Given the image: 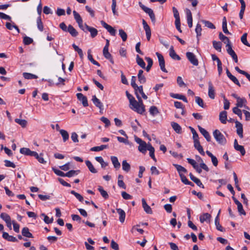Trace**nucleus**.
<instances>
[{"mask_svg": "<svg viewBox=\"0 0 250 250\" xmlns=\"http://www.w3.org/2000/svg\"><path fill=\"white\" fill-rule=\"evenodd\" d=\"M125 94L129 101L130 108L138 114H142L145 111V106L139 94L136 93V95L138 100L137 102L127 91H126Z\"/></svg>", "mask_w": 250, "mask_h": 250, "instance_id": "f257e3e1", "label": "nucleus"}, {"mask_svg": "<svg viewBox=\"0 0 250 250\" xmlns=\"http://www.w3.org/2000/svg\"><path fill=\"white\" fill-rule=\"evenodd\" d=\"M213 136L217 142L221 145H225L227 140L223 134L218 129L213 132Z\"/></svg>", "mask_w": 250, "mask_h": 250, "instance_id": "f03ea898", "label": "nucleus"}, {"mask_svg": "<svg viewBox=\"0 0 250 250\" xmlns=\"http://www.w3.org/2000/svg\"><path fill=\"white\" fill-rule=\"evenodd\" d=\"M135 142L139 145L138 146V150L143 154H145L148 149V144H147L146 142L141 139L136 137L135 138Z\"/></svg>", "mask_w": 250, "mask_h": 250, "instance_id": "7ed1b4c3", "label": "nucleus"}, {"mask_svg": "<svg viewBox=\"0 0 250 250\" xmlns=\"http://www.w3.org/2000/svg\"><path fill=\"white\" fill-rule=\"evenodd\" d=\"M139 5L142 10L146 13L148 14L152 22L155 21V16L153 10L146 6H145L141 2H139Z\"/></svg>", "mask_w": 250, "mask_h": 250, "instance_id": "20e7f679", "label": "nucleus"}, {"mask_svg": "<svg viewBox=\"0 0 250 250\" xmlns=\"http://www.w3.org/2000/svg\"><path fill=\"white\" fill-rule=\"evenodd\" d=\"M186 57L191 63L195 66L198 65V60L196 56L192 52H188L186 53Z\"/></svg>", "mask_w": 250, "mask_h": 250, "instance_id": "39448f33", "label": "nucleus"}, {"mask_svg": "<svg viewBox=\"0 0 250 250\" xmlns=\"http://www.w3.org/2000/svg\"><path fill=\"white\" fill-rule=\"evenodd\" d=\"M156 55L158 57L159 61V64L161 70L166 73L167 72V71L165 68V62L163 55L159 52H156Z\"/></svg>", "mask_w": 250, "mask_h": 250, "instance_id": "423d86ee", "label": "nucleus"}, {"mask_svg": "<svg viewBox=\"0 0 250 250\" xmlns=\"http://www.w3.org/2000/svg\"><path fill=\"white\" fill-rule=\"evenodd\" d=\"M226 47L228 53L232 57L235 62H238L237 56L234 50L232 49L231 44L227 43L226 45Z\"/></svg>", "mask_w": 250, "mask_h": 250, "instance_id": "0eeeda50", "label": "nucleus"}, {"mask_svg": "<svg viewBox=\"0 0 250 250\" xmlns=\"http://www.w3.org/2000/svg\"><path fill=\"white\" fill-rule=\"evenodd\" d=\"M101 23L102 25V26L107 30V31L110 33L111 35L115 36L116 30L114 28H113L110 25L107 24L104 21H101Z\"/></svg>", "mask_w": 250, "mask_h": 250, "instance_id": "6e6552de", "label": "nucleus"}, {"mask_svg": "<svg viewBox=\"0 0 250 250\" xmlns=\"http://www.w3.org/2000/svg\"><path fill=\"white\" fill-rule=\"evenodd\" d=\"M142 23L144 29L146 31V39L147 41H149L151 35L150 28L145 20H143Z\"/></svg>", "mask_w": 250, "mask_h": 250, "instance_id": "1a4fd4ad", "label": "nucleus"}, {"mask_svg": "<svg viewBox=\"0 0 250 250\" xmlns=\"http://www.w3.org/2000/svg\"><path fill=\"white\" fill-rule=\"evenodd\" d=\"M235 127H236V132L240 138H243V129L242 124L238 121H235Z\"/></svg>", "mask_w": 250, "mask_h": 250, "instance_id": "9d476101", "label": "nucleus"}, {"mask_svg": "<svg viewBox=\"0 0 250 250\" xmlns=\"http://www.w3.org/2000/svg\"><path fill=\"white\" fill-rule=\"evenodd\" d=\"M198 128L200 133L204 136L206 140L208 142H210L211 138L209 133L205 128L200 125L198 126Z\"/></svg>", "mask_w": 250, "mask_h": 250, "instance_id": "9b49d317", "label": "nucleus"}, {"mask_svg": "<svg viewBox=\"0 0 250 250\" xmlns=\"http://www.w3.org/2000/svg\"><path fill=\"white\" fill-rule=\"evenodd\" d=\"M77 97L78 99L82 103L84 107H87L88 105L87 98L83 94L81 93H77Z\"/></svg>", "mask_w": 250, "mask_h": 250, "instance_id": "f8f14e48", "label": "nucleus"}, {"mask_svg": "<svg viewBox=\"0 0 250 250\" xmlns=\"http://www.w3.org/2000/svg\"><path fill=\"white\" fill-rule=\"evenodd\" d=\"M247 101L245 98H239L237 100V103L236 104V107L241 108L244 106L245 108L248 109V107L246 106Z\"/></svg>", "mask_w": 250, "mask_h": 250, "instance_id": "ddd939ff", "label": "nucleus"}, {"mask_svg": "<svg viewBox=\"0 0 250 250\" xmlns=\"http://www.w3.org/2000/svg\"><path fill=\"white\" fill-rule=\"evenodd\" d=\"M92 101L94 105L100 109V112L104 110L103 104L95 95L92 96Z\"/></svg>", "mask_w": 250, "mask_h": 250, "instance_id": "4468645a", "label": "nucleus"}, {"mask_svg": "<svg viewBox=\"0 0 250 250\" xmlns=\"http://www.w3.org/2000/svg\"><path fill=\"white\" fill-rule=\"evenodd\" d=\"M43 154L42 153L39 154L37 152L35 151L33 156L40 163L46 164L47 162L43 158Z\"/></svg>", "mask_w": 250, "mask_h": 250, "instance_id": "2eb2a0df", "label": "nucleus"}, {"mask_svg": "<svg viewBox=\"0 0 250 250\" xmlns=\"http://www.w3.org/2000/svg\"><path fill=\"white\" fill-rule=\"evenodd\" d=\"M194 146L202 155H205V152L199 140L194 141Z\"/></svg>", "mask_w": 250, "mask_h": 250, "instance_id": "dca6fc26", "label": "nucleus"}, {"mask_svg": "<svg viewBox=\"0 0 250 250\" xmlns=\"http://www.w3.org/2000/svg\"><path fill=\"white\" fill-rule=\"evenodd\" d=\"M84 26L86 30L90 33V35L92 38H95L97 35L98 30L96 28L90 27L87 25L86 23H84Z\"/></svg>", "mask_w": 250, "mask_h": 250, "instance_id": "f3484780", "label": "nucleus"}, {"mask_svg": "<svg viewBox=\"0 0 250 250\" xmlns=\"http://www.w3.org/2000/svg\"><path fill=\"white\" fill-rule=\"evenodd\" d=\"M208 95L211 99L215 98V90L214 87L210 82H208Z\"/></svg>", "mask_w": 250, "mask_h": 250, "instance_id": "a211bd4d", "label": "nucleus"}, {"mask_svg": "<svg viewBox=\"0 0 250 250\" xmlns=\"http://www.w3.org/2000/svg\"><path fill=\"white\" fill-rule=\"evenodd\" d=\"M142 206H143V208L147 214H152V210L151 208L150 207V206L147 204V203L144 198H143L142 199Z\"/></svg>", "mask_w": 250, "mask_h": 250, "instance_id": "6ab92c4d", "label": "nucleus"}, {"mask_svg": "<svg viewBox=\"0 0 250 250\" xmlns=\"http://www.w3.org/2000/svg\"><path fill=\"white\" fill-rule=\"evenodd\" d=\"M117 213L119 215V220L122 223H124L125 218V211L121 208H116Z\"/></svg>", "mask_w": 250, "mask_h": 250, "instance_id": "aec40b11", "label": "nucleus"}, {"mask_svg": "<svg viewBox=\"0 0 250 250\" xmlns=\"http://www.w3.org/2000/svg\"><path fill=\"white\" fill-rule=\"evenodd\" d=\"M2 237L10 242H17L18 241V240L17 238L13 236L9 235V234L7 232H3L2 233Z\"/></svg>", "mask_w": 250, "mask_h": 250, "instance_id": "412c9836", "label": "nucleus"}, {"mask_svg": "<svg viewBox=\"0 0 250 250\" xmlns=\"http://www.w3.org/2000/svg\"><path fill=\"white\" fill-rule=\"evenodd\" d=\"M111 161L115 168L118 169L120 168L121 165L119 163L118 159L116 156H111Z\"/></svg>", "mask_w": 250, "mask_h": 250, "instance_id": "4be33fe9", "label": "nucleus"}, {"mask_svg": "<svg viewBox=\"0 0 250 250\" xmlns=\"http://www.w3.org/2000/svg\"><path fill=\"white\" fill-rule=\"evenodd\" d=\"M171 125L174 130L178 134H181L182 132V127L177 123L172 122L171 123Z\"/></svg>", "mask_w": 250, "mask_h": 250, "instance_id": "5701e85b", "label": "nucleus"}, {"mask_svg": "<svg viewBox=\"0 0 250 250\" xmlns=\"http://www.w3.org/2000/svg\"><path fill=\"white\" fill-rule=\"evenodd\" d=\"M20 152L25 155L33 156L35 151H31L28 148L22 147L20 149Z\"/></svg>", "mask_w": 250, "mask_h": 250, "instance_id": "b1692460", "label": "nucleus"}, {"mask_svg": "<svg viewBox=\"0 0 250 250\" xmlns=\"http://www.w3.org/2000/svg\"><path fill=\"white\" fill-rule=\"evenodd\" d=\"M227 119V112L226 111H221L219 114V120L224 124H226Z\"/></svg>", "mask_w": 250, "mask_h": 250, "instance_id": "393cba45", "label": "nucleus"}, {"mask_svg": "<svg viewBox=\"0 0 250 250\" xmlns=\"http://www.w3.org/2000/svg\"><path fill=\"white\" fill-rule=\"evenodd\" d=\"M169 56L172 59L174 60H180L181 59V58L175 52L173 46H171L170 48Z\"/></svg>", "mask_w": 250, "mask_h": 250, "instance_id": "a878e982", "label": "nucleus"}, {"mask_svg": "<svg viewBox=\"0 0 250 250\" xmlns=\"http://www.w3.org/2000/svg\"><path fill=\"white\" fill-rule=\"evenodd\" d=\"M22 235L23 236L28 238H33V236L31 233L29 232V229L27 227H24L21 230Z\"/></svg>", "mask_w": 250, "mask_h": 250, "instance_id": "bb28decb", "label": "nucleus"}, {"mask_svg": "<svg viewBox=\"0 0 250 250\" xmlns=\"http://www.w3.org/2000/svg\"><path fill=\"white\" fill-rule=\"evenodd\" d=\"M207 154L211 158V162L214 166L216 167L218 165V160L210 151H206Z\"/></svg>", "mask_w": 250, "mask_h": 250, "instance_id": "cd10ccee", "label": "nucleus"}, {"mask_svg": "<svg viewBox=\"0 0 250 250\" xmlns=\"http://www.w3.org/2000/svg\"><path fill=\"white\" fill-rule=\"evenodd\" d=\"M170 96L172 98H175V99H180V100H182L184 102L188 103V100H187L186 97L185 96L183 95H180V94H174V93H170Z\"/></svg>", "mask_w": 250, "mask_h": 250, "instance_id": "c85d7f7f", "label": "nucleus"}, {"mask_svg": "<svg viewBox=\"0 0 250 250\" xmlns=\"http://www.w3.org/2000/svg\"><path fill=\"white\" fill-rule=\"evenodd\" d=\"M220 213V210L219 211V212L217 215V216L216 217L215 219V226L216 227V229L220 231H224V229L221 226V225L219 223V214Z\"/></svg>", "mask_w": 250, "mask_h": 250, "instance_id": "c756f323", "label": "nucleus"}, {"mask_svg": "<svg viewBox=\"0 0 250 250\" xmlns=\"http://www.w3.org/2000/svg\"><path fill=\"white\" fill-rule=\"evenodd\" d=\"M67 32H68L72 37H76L78 35V32L71 25H69L68 26Z\"/></svg>", "mask_w": 250, "mask_h": 250, "instance_id": "7c9ffc66", "label": "nucleus"}, {"mask_svg": "<svg viewBox=\"0 0 250 250\" xmlns=\"http://www.w3.org/2000/svg\"><path fill=\"white\" fill-rule=\"evenodd\" d=\"M210 217L211 215L209 213H204L200 216V221L203 223L205 221H209Z\"/></svg>", "mask_w": 250, "mask_h": 250, "instance_id": "2f4dec72", "label": "nucleus"}, {"mask_svg": "<svg viewBox=\"0 0 250 250\" xmlns=\"http://www.w3.org/2000/svg\"><path fill=\"white\" fill-rule=\"evenodd\" d=\"M173 165L176 168L177 170L178 171L179 174V175H180V174H183V173L187 172V170L181 165L174 164H173Z\"/></svg>", "mask_w": 250, "mask_h": 250, "instance_id": "473e14b6", "label": "nucleus"}, {"mask_svg": "<svg viewBox=\"0 0 250 250\" xmlns=\"http://www.w3.org/2000/svg\"><path fill=\"white\" fill-rule=\"evenodd\" d=\"M148 150L149 151V155L150 157L154 161H156V159L154 155V152H155V149L154 148L151 146V145L149 143H148Z\"/></svg>", "mask_w": 250, "mask_h": 250, "instance_id": "72a5a7b5", "label": "nucleus"}, {"mask_svg": "<svg viewBox=\"0 0 250 250\" xmlns=\"http://www.w3.org/2000/svg\"><path fill=\"white\" fill-rule=\"evenodd\" d=\"M85 164L91 172L93 173H96L97 172V170L95 168L90 161L88 160L86 161Z\"/></svg>", "mask_w": 250, "mask_h": 250, "instance_id": "f704fd0d", "label": "nucleus"}, {"mask_svg": "<svg viewBox=\"0 0 250 250\" xmlns=\"http://www.w3.org/2000/svg\"><path fill=\"white\" fill-rule=\"evenodd\" d=\"M136 62L142 68L145 69L146 68V63L138 55L136 56Z\"/></svg>", "mask_w": 250, "mask_h": 250, "instance_id": "c9c22d12", "label": "nucleus"}, {"mask_svg": "<svg viewBox=\"0 0 250 250\" xmlns=\"http://www.w3.org/2000/svg\"><path fill=\"white\" fill-rule=\"evenodd\" d=\"M37 25L40 31L42 32L43 31L44 26L41 16L38 17L37 19Z\"/></svg>", "mask_w": 250, "mask_h": 250, "instance_id": "e433bc0d", "label": "nucleus"}, {"mask_svg": "<svg viewBox=\"0 0 250 250\" xmlns=\"http://www.w3.org/2000/svg\"><path fill=\"white\" fill-rule=\"evenodd\" d=\"M60 133L62 137V140L64 142H65L68 140L69 134L66 130L64 129H61L60 130Z\"/></svg>", "mask_w": 250, "mask_h": 250, "instance_id": "4c0bfd02", "label": "nucleus"}, {"mask_svg": "<svg viewBox=\"0 0 250 250\" xmlns=\"http://www.w3.org/2000/svg\"><path fill=\"white\" fill-rule=\"evenodd\" d=\"M222 28H223V32L225 34H230L227 29V20H226V18L225 17H224L223 19Z\"/></svg>", "mask_w": 250, "mask_h": 250, "instance_id": "58836bf2", "label": "nucleus"}, {"mask_svg": "<svg viewBox=\"0 0 250 250\" xmlns=\"http://www.w3.org/2000/svg\"><path fill=\"white\" fill-rule=\"evenodd\" d=\"M200 21L204 23L205 26L207 27L208 28L212 29L215 28V26H214V25L209 21L201 20Z\"/></svg>", "mask_w": 250, "mask_h": 250, "instance_id": "ea45409f", "label": "nucleus"}, {"mask_svg": "<svg viewBox=\"0 0 250 250\" xmlns=\"http://www.w3.org/2000/svg\"><path fill=\"white\" fill-rule=\"evenodd\" d=\"M145 60L147 62V65L145 68L147 72H148L153 65V61L149 57H146Z\"/></svg>", "mask_w": 250, "mask_h": 250, "instance_id": "a19ab883", "label": "nucleus"}, {"mask_svg": "<svg viewBox=\"0 0 250 250\" xmlns=\"http://www.w3.org/2000/svg\"><path fill=\"white\" fill-rule=\"evenodd\" d=\"M98 189L99 191L100 192L101 195L104 199H107L108 198V194H107V192L103 188L102 186H99Z\"/></svg>", "mask_w": 250, "mask_h": 250, "instance_id": "79ce46f5", "label": "nucleus"}, {"mask_svg": "<svg viewBox=\"0 0 250 250\" xmlns=\"http://www.w3.org/2000/svg\"><path fill=\"white\" fill-rule=\"evenodd\" d=\"M213 46L218 51H221L222 43L220 42L213 41Z\"/></svg>", "mask_w": 250, "mask_h": 250, "instance_id": "37998d69", "label": "nucleus"}, {"mask_svg": "<svg viewBox=\"0 0 250 250\" xmlns=\"http://www.w3.org/2000/svg\"><path fill=\"white\" fill-rule=\"evenodd\" d=\"M122 168L126 172H128L130 169V166L126 160H124L122 162Z\"/></svg>", "mask_w": 250, "mask_h": 250, "instance_id": "c03bdc74", "label": "nucleus"}, {"mask_svg": "<svg viewBox=\"0 0 250 250\" xmlns=\"http://www.w3.org/2000/svg\"><path fill=\"white\" fill-rule=\"evenodd\" d=\"M15 122L22 127H25L27 124V121L24 119H15Z\"/></svg>", "mask_w": 250, "mask_h": 250, "instance_id": "a18cd8bd", "label": "nucleus"}, {"mask_svg": "<svg viewBox=\"0 0 250 250\" xmlns=\"http://www.w3.org/2000/svg\"><path fill=\"white\" fill-rule=\"evenodd\" d=\"M107 147V145H101L100 146L93 147L91 148V150L94 151H100L103 150V149H104L105 148H106Z\"/></svg>", "mask_w": 250, "mask_h": 250, "instance_id": "49530a36", "label": "nucleus"}, {"mask_svg": "<svg viewBox=\"0 0 250 250\" xmlns=\"http://www.w3.org/2000/svg\"><path fill=\"white\" fill-rule=\"evenodd\" d=\"M219 37L220 40H221L222 41L224 42V43H230V41L229 39V38L224 35L222 32H220L219 34Z\"/></svg>", "mask_w": 250, "mask_h": 250, "instance_id": "de8ad7c7", "label": "nucleus"}, {"mask_svg": "<svg viewBox=\"0 0 250 250\" xmlns=\"http://www.w3.org/2000/svg\"><path fill=\"white\" fill-rule=\"evenodd\" d=\"M119 34L123 42H125L127 40V35L126 33L122 29L119 30Z\"/></svg>", "mask_w": 250, "mask_h": 250, "instance_id": "09e8293b", "label": "nucleus"}, {"mask_svg": "<svg viewBox=\"0 0 250 250\" xmlns=\"http://www.w3.org/2000/svg\"><path fill=\"white\" fill-rule=\"evenodd\" d=\"M23 76L26 79H37L38 78V77L35 75L26 72L23 73Z\"/></svg>", "mask_w": 250, "mask_h": 250, "instance_id": "8fccbe9b", "label": "nucleus"}, {"mask_svg": "<svg viewBox=\"0 0 250 250\" xmlns=\"http://www.w3.org/2000/svg\"><path fill=\"white\" fill-rule=\"evenodd\" d=\"M80 172V170H71L65 173V176L68 177H71L75 175L78 174Z\"/></svg>", "mask_w": 250, "mask_h": 250, "instance_id": "3c124183", "label": "nucleus"}, {"mask_svg": "<svg viewBox=\"0 0 250 250\" xmlns=\"http://www.w3.org/2000/svg\"><path fill=\"white\" fill-rule=\"evenodd\" d=\"M195 99V102L198 104L199 106L202 108L205 107L203 100L200 97L196 96Z\"/></svg>", "mask_w": 250, "mask_h": 250, "instance_id": "603ef678", "label": "nucleus"}, {"mask_svg": "<svg viewBox=\"0 0 250 250\" xmlns=\"http://www.w3.org/2000/svg\"><path fill=\"white\" fill-rule=\"evenodd\" d=\"M70 193L74 195L80 202H82L83 201V198L80 194L76 192L74 190H71Z\"/></svg>", "mask_w": 250, "mask_h": 250, "instance_id": "864d4df0", "label": "nucleus"}, {"mask_svg": "<svg viewBox=\"0 0 250 250\" xmlns=\"http://www.w3.org/2000/svg\"><path fill=\"white\" fill-rule=\"evenodd\" d=\"M201 25L199 23H197L195 28V32L198 40H199V37L201 36Z\"/></svg>", "mask_w": 250, "mask_h": 250, "instance_id": "5fc2aeb1", "label": "nucleus"}, {"mask_svg": "<svg viewBox=\"0 0 250 250\" xmlns=\"http://www.w3.org/2000/svg\"><path fill=\"white\" fill-rule=\"evenodd\" d=\"M150 114L152 116H155L159 113L158 108L155 106H151L149 108Z\"/></svg>", "mask_w": 250, "mask_h": 250, "instance_id": "6e6d98bb", "label": "nucleus"}, {"mask_svg": "<svg viewBox=\"0 0 250 250\" xmlns=\"http://www.w3.org/2000/svg\"><path fill=\"white\" fill-rule=\"evenodd\" d=\"M0 217L6 223L7 222L11 221V218L10 216L6 213H1Z\"/></svg>", "mask_w": 250, "mask_h": 250, "instance_id": "4d7b16f0", "label": "nucleus"}, {"mask_svg": "<svg viewBox=\"0 0 250 250\" xmlns=\"http://www.w3.org/2000/svg\"><path fill=\"white\" fill-rule=\"evenodd\" d=\"M247 34L244 33L241 38V41L242 43L247 46H250V43L248 42L247 40Z\"/></svg>", "mask_w": 250, "mask_h": 250, "instance_id": "13d9d810", "label": "nucleus"}, {"mask_svg": "<svg viewBox=\"0 0 250 250\" xmlns=\"http://www.w3.org/2000/svg\"><path fill=\"white\" fill-rule=\"evenodd\" d=\"M235 149L237 151H240L241 154L242 156H244L246 153L245 149L243 146L241 145L237 146L235 147H234Z\"/></svg>", "mask_w": 250, "mask_h": 250, "instance_id": "bf43d9fd", "label": "nucleus"}, {"mask_svg": "<svg viewBox=\"0 0 250 250\" xmlns=\"http://www.w3.org/2000/svg\"><path fill=\"white\" fill-rule=\"evenodd\" d=\"M73 13L74 15V19H75L77 23L81 22V21H83L80 14L78 13H77L76 11H73Z\"/></svg>", "mask_w": 250, "mask_h": 250, "instance_id": "052dcab7", "label": "nucleus"}, {"mask_svg": "<svg viewBox=\"0 0 250 250\" xmlns=\"http://www.w3.org/2000/svg\"><path fill=\"white\" fill-rule=\"evenodd\" d=\"M232 111L234 114L237 115L239 116V117L240 118V119H242V111L240 109H239V108H237L236 107H233L232 109Z\"/></svg>", "mask_w": 250, "mask_h": 250, "instance_id": "680f3d73", "label": "nucleus"}, {"mask_svg": "<svg viewBox=\"0 0 250 250\" xmlns=\"http://www.w3.org/2000/svg\"><path fill=\"white\" fill-rule=\"evenodd\" d=\"M23 42L24 44L29 45L33 42V40L32 38L29 37L25 36L23 38Z\"/></svg>", "mask_w": 250, "mask_h": 250, "instance_id": "e2e57ef3", "label": "nucleus"}, {"mask_svg": "<svg viewBox=\"0 0 250 250\" xmlns=\"http://www.w3.org/2000/svg\"><path fill=\"white\" fill-rule=\"evenodd\" d=\"M229 79L231 80L235 84L238 86H241L240 83L238 79L233 75H231L229 77Z\"/></svg>", "mask_w": 250, "mask_h": 250, "instance_id": "0e129e2a", "label": "nucleus"}, {"mask_svg": "<svg viewBox=\"0 0 250 250\" xmlns=\"http://www.w3.org/2000/svg\"><path fill=\"white\" fill-rule=\"evenodd\" d=\"M101 121L105 124V127H108L110 125V121L106 117H101Z\"/></svg>", "mask_w": 250, "mask_h": 250, "instance_id": "69168bd1", "label": "nucleus"}, {"mask_svg": "<svg viewBox=\"0 0 250 250\" xmlns=\"http://www.w3.org/2000/svg\"><path fill=\"white\" fill-rule=\"evenodd\" d=\"M52 169L56 175L62 177L65 176V173H64L63 172L54 168H53Z\"/></svg>", "mask_w": 250, "mask_h": 250, "instance_id": "338daca9", "label": "nucleus"}, {"mask_svg": "<svg viewBox=\"0 0 250 250\" xmlns=\"http://www.w3.org/2000/svg\"><path fill=\"white\" fill-rule=\"evenodd\" d=\"M190 128L193 135V141L199 140L198 135L196 130L191 127H190Z\"/></svg>", "mask_w": 250, "mask_h": 250, "instance_id": "774afa93", "label": "nucleus"}]
</instances>
